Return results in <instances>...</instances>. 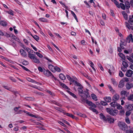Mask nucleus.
<instances>
[{
  "mask_svg": "<svg viewBox=\"0 0 133 133\" xmlns=\"http://www.w3.org/2000/svg\"><path fill=\"white\" fill-rule=\"evenodd\" d=\"M78 89L79 92V94L81 97V99L83 101L87 99L89 96V93L88 91H85L83 92V90L81 88V87L78 88Z\"/></svg>",
  "mask_w": 133,
  "mask_h": 133,
  "instance_id": "1",
  "label": "nucleus"
},
{
  "mask_svg": "<svg viewBox=\"0 0 133 133\" xmlns=\"http://www.w3.org/2000/svg\"><path fill=\"white\" fill-rule=\"evenodd\" d=\"M129 78H128L126 77L124 78V81L126 82H128L129 81Z\"/></svg>",
  "mask_w": 133,
  "mask_h": 133,
  "instance_id": "64",
  "label": "nucleus"
},
{
  "mask_svg": "<svg viewBox=\"0 0 133 133\" xmlns=\"http://www.w3.org/2000/svg\"><path fill=\"white\" fill-rule=\"evenodd\" d=\"M86 103L89 105L93 107L94 108H96V105L91 101H90L87 100L86 101Z\"/></svg>",
  "mask_w": 133,
  "mask_h": 133,
  "instance_id": "10",
  "label": "nucleus"
},
{
  "mask_svg": "<svg viewBox=\"0 0 133 133\" xmlns=\"http://www.w3.org/2000/svg\"><path fill=\"white\" fill-rule=\"evenodd\" d=\"M119 56L123 59H125V55L122 53H120L119 54Z\"/></svg>",
  "mask_w": 133,
  "mask_h": 133,
  "instance_id": "40",
  "label": "nucleus"
},
{
  "mask_svg": "<svg viewBox=\"0 0 133 133\" xmlns=\"http://www.w3.org/2000/svg\"><path fill=\"white\" fill-rule=\"evenodd\" d=\"M38 69L39 71L41 72H43V70L41 66H39L38 67Z\"/></svg>",
  "mask_w": 133,
  "mask_h": 133,
  "instance_id": "57",
  "label": "nucleus"
},
{
  "mask_svg": "<svg viewBox=\"0 0 133 133\" xmlns=\"http://www.w3.org/2000/svg\"><path fill=\"white\" fill-rule=\"evenodd\" d=\"M54 70H55V72L56 71L58 72H60L61 71V70L57 66H56L55 67Z\"/></svg>",
  "mask_w": 133,
  "mask_h": 133,
  "instance_id": "37",
  "label": "nucleus"
},
{
  "mask_svg": "<svg viewBox=\"0 0 133 133\" xmlns=\"http://www.w3.org/2000/svg\"><path fill=\"white\" fill-rule=\"evenodd\" d=\"M9 78L10 79L14 82H16V81L15 79L11 77H10Z\"/></svg>",
  "mask_w": 133,
  "mask_h": 133,
  "instance_id": "60",
  "label": "nucleus"
},
{
  "mask_svg": "<svg viewBox=\"0 0 133 133\" xmlns=\"http://www.w3.org/2000/svg\"><path fill=\"white\" fill-rule=\"evenodd\" d=\"M55 109L59 111L63 112V114L64 112V110H63L62 109L57 107H56Z\"/></svg>",
  "mask_w": 133,
  "mask_h": 133,
  "instance_id": "33",
  "label": "nucleus"
},
{
  "mask_svg": "<svg viewBox=\"0 0 133 133\" xmlns=\"http://www.w3.org/2000/svg\"><path fill=\"white\" fill-rule=\"evenodd\" d=\"M127 68V67H122L121 68V69L124 72L126 71V68Z\"/></svg>",
  "mask_w": 133,
  "mask_h": 133,
  "instance_id": "62",
  "label": "nucleus"
},
{
  "mask_svg": "<svg viewBox=\"0 0 133 133\" xmlns=\"http://www.w3.org/2000/svg\"><path fill=\"white\" fill-rule=\"evenodd\" d=\"M39 21L43 22H47V19L45 18H41L39 19Z\"/></svg>",
  "mask_w": 133,
  "mask_h": 133,
  "instance_id": "32",
  "label": "nucleus"
},
{
  "mask_svg": "<svg viewBox=\"0 0 133 133\" xmlns=\"http://www.w3.org/2000/svg\"><path fill=\"white\" fill-rule=\"evenodd\" d=\"M71 13L72 15V16H73V17H74L75 19L76 20L77 22H78V19L77 18L76 16L75 13L74 12H73L72 11H71Z\"/></svg>",
  "mask_w": 133,
  "mask_h": 133,
  "instance_id": "30",
  "label": "nucleus"
},
{
  "mask_svg": "<svg viewBox=\"0 0 133 133\" xmlns=\"http://www.w3.org/2000/svg\"><path fill=\"white\" fill-rule=\"evenodd\" d=\"M113 1L116 5L117 6L118 8H119V4L118 3V2H117L116 0H111Z\"/></svg>",
  "mask_w": 133,
  "mask_h": 133,
  "instance_id": "29",
  "label": "nucleus"
},
{
  "mask_svg": "<svg viewBox=\"0 0 133 133\" xmlns=\"http://www.w3.org/2000/svg\"><path fill=\"white\" fill-rule=\"evenodd\" d=\"M31 36L37 41H38L39 39V37L36 35L33 36L32 34H31Z\"/></svg>",
  "mask_w": 133,
  "mask_h": 133,
  "instance_id": "27",
  "label": "nucleus"
},
{
  "mask_svg": "<svg viewBox=\"0 0 133 133\" xmlns=\"http://www.w3.org/2000/svg\"><path fill=\"white\" fill-rule=\"evenodd\" d=\"M125 6L127 9H128L130 7V4L129 2L126 1L125 2Z\"/></svg>",
  "mask_w": 133,
  "mask_h": 133,
  "instance_id": "17",
  "label": "nucleus"
},
{
  "mask_svg": "<svg viewBox=\"0 0 133 133\" xmlns=\"http://www.w3.org/2000/svg\"><path fill=\"white\" fill-rule=\"evenodd\" d=\"M122 64L124 67H128V64L125 62L123 61L122 62Z\"/></svg>",
  "mask_w": 133,
  "mask_h": 133,
  "instance_id": "35",
  "label": "nucleus"
},
{
  "mask_svg": "<svg viewBox=\"0 0 133 133\" xmlns=\"http://www.w3.org/2000/svg\"><path fill=\"white\" fill-rule=\"evenodd\" d=\"M127 99L129 101L133 102V94H130L128 97Z\"/></svg>",
  "mask_w": 133,
  "mask_h": 133,
  "instance_id": "21",
  "label": "nucleus"
},
{
  "mask_svg": "<svg viewBox=\"0 0 133 133\" xmlns=\"http://www.w3.org/2000/svg\"><path fill=\"white\" fill-rule=\"evenodd\" d=\"M101 103L102 105L104 106H106L108 104L107 103L103 101H101Z\"/></svg>",
  "mask_w": 133,
  "mask_h": 133,
  "instance_id": "52",
  "label": "nucleus"
},
{
  "mask_svg": "<svg viewBox=\"0 0 133 133\" xmlns=\"http://www.w3.org/2000/svg\"><path fill=\"white\" fill-rule=\"evenodd\" d=\"M119 5V8H121L123 10H125V5L124 4L122 3H120Z\"/></svg>",
  "mask_w": 133,
  "mask_h": 133,
  "instance_id": "26",
  "label": "nucleus"
},
{
  "mask_svg": "<svg viewBox=\"0 0 133 133\" xmlns=\"http://www.w3.org/2000/svg\"><path fill=\"white\" fill-rule=\"evenodd\" d=\"M132 35L131 34H130L129 36H128L126 38L127 42L130 43V41H131V40L132 39Z\"/></svg>",
  "mask_w": 133,
  "mask_h": 133,
  "instance_id": "14",
  "label": "nucleus"
},
{
  "mask_svg": "<svg viewBox=\"0 0 133 133\" xmlns=\"http://www.w3.org/2000/svg\"><path fill=\"white\" fill-rule=\"evenodd\" d=\"M121 42L122 43H120V46L121 47V48L122 49H124V47L123 46V42H122V41L121 40Z\"/></svg>",
  "mask_w": 133,
  "mask_h": 133,
  "instance_id": "47",
  "label": "nucleus"
},
{
  "mask_svg": "<svg viewBox=\"0 0 133 133\" xmlns=\"http://www.w3.org/2000/svg\"><path fill=\"white\" fill-rule=\"evenodd\" d=\"M112 81V84L113 85L115 86H116L117 85V82L114 79H111Z\"/></svg>",
  "mask_w": 133,
  "mask_h": 133,
  "instance_id": "41",
  "label": "nucleus"
},
{
  "mask_svg": "<svg viewBox=\"0 0 133 133\" xmlns=\"http://www.w3.org/2000/svg\"><path fill=\"white\" fill-rule=\"evenodd\" d=\"M97 65L99 67L100 69L102 71H104V69L103 67L102 66V65L100 63H98Z\"/></svg>",
  "mask_w": 133,
  "mask_h": 133,
  "instance_id": "44",
  "label": "nucleus"
},
{
  "mask_svg": "<svg viewBox=\"0 0 133 133\" xmlns=\"http://www.w3.org/2000/svg\"><path fill=\"white\" fill-rule=\"evenodd\" d=\"M91 97L95 101H97L96 96L94 94L92 95Z\"/></svg>",
  "mask_w": 133,
  "mask_h": 133,
  "instance_id": "49",
  "label": "nucleus"
},
{
  "mask_svg": "<svg viewBox=\"0 0 133 133\" xmlns=\"http://www.w3.org/2000/svg\"><path fill=\"white\" fill-rule=\"evenodd\" d=\"M22 64L24 65H27L29 64V62L27 61H24L22 62Z\"/></svg>",
  "mask_w": 133,
  "mask_h": 133,
  "instance_id": "50",
  "label": "nucleus"
},
{
  "mask_svg": "<svg viewBox=\"0 0 133 133\" xmlns=\"http://www.w3.org/2000/svg\"><path fill=\"white\" fill-rule=\"evenodd\" d=\"M124 81L123 80H121L118 85V87L119 88H122L124 86Z\"/></svg>",
  "mask_w": 133,
  "mask_h": 133,
  "instance_id": "16",
  "label": "nucleus"
},
{
  "mask_svg": "<svg viewBox=\"0 0 133 133\" xmlns=\"http://www.w3.org/2000/svg\"><path fill=\"white\" fill-rule=\"evenodd\" d=\"M48 67L49 69L52 72H55V70H54L55 67L53 65L51 64L49 65L48 66Z\"/></svg>",
  "mask_w": 133,
  "mask_h": 133,
  "instance_id": "15",
  "label": "nucleus"
},
{
  "mask_svg": "<svg viewBox=\"0 0 133 133\" xmlns=\"http://www.w3.org/2000/svg\"><path fill=\"white\" fill-rule=\"evenodd\" d=\"M75 83L74 84L75 85H76L77 86L79 87H81L82 86L80 84L77 82L76 81H75Z\"/></svg>",
  "mask_w": 133,
  "mask_h": 133,
  "instance_id": "46",
  "label": "nucleus"
},
{
  "mask_svg": "<svg viewBox=\"0 0 133 133\" xmlns=\"http://www.w3.org/2000/svg\"><path fill=\"white\" fill-rule=\"evenodd\" d=\"M0 24L3 26L7 25L5 21H0Z\"/></svg>",
  "mask_w": 133,
  "mask_h": 133,
  "instance_id": "23",
  "label": "nucleus"
},
{
  "mask_svg": "<svg viewBox=\"0 0 133 133\" xmlns=\"http://www.w3.org/2000/svg\"><path fill=\"white\" fill-rule=\"evenodd\" d=\"M30 58L32 60V61L35 63L38 64L40 62V61L37 58L35 55H34V56H33Z\"/></svg>",
  "mask_w": 133,
  "mask_h": 133,
  "instance_id": "6",
  "label": "nucleus"
},
{
  "mask_svg": "<svg viewBox=\"0 0 133 133\" xmlns=\"http://www.w3.org/2000/svg\"><path fill=\"white\" fill-rule=\"evenodd\" d=\"M125 121L128 124H129L130 123V121L127 117H126L125 118Z\"/></svg>",
  "mask_w": 133,
  "mask_h": 133,
  "instance_id": "45",
  "label": "nucleus"
},
{
  "mask_svg": "<svg viewBox=\"0 0 133 133\" xmlns=\"http://www.w3.org/2000/svg\"><path fill=\"white\" fill-rule=\"evenodd\" d=\"M133 71L129 69L126 72L125 76L128 77H131L133 75Z\"/></svg>",
  "mask_w": 133,
  "mask_h": 133,
  "instance_id": "8",
  "label": "nucleus"
},
{
  "mask_svg": "<svg viewBox=\"0 0 133 133\" xmlns=\"http://www.w3.org/2000/svg\"><path fill=\"white\" fill-rule=\"evenodd\" d=\"M117 108L118 109H120L122 108V107L120 105H118L117 104L116 106Z\"/></svg>",
  "mask_w": 133,
  "mask_h": 133,
  "instance_id": "56",
  "label": "nucleus"
},
{
  "mask_svg": "<svg viewBox=\"0 0 133 133\" xmlns=\"http://www.w3.org/2000/svg\"><path fill=\"white\" fill-rule=\"evenodd\" d=\"M117 103L116 102H112L110 103L111 105L113 107H115L117 105Z\"/></svg>",
  "mask_w": 133,
  "mask_h": 133,
  "instance_id": "25",
  "label": "nucleus"
},
{
  "mask_svg": "<svg viewBox=\"0 0 133 133\" xmlns=\"http://www.w3.org/2000/svg\"><path fill=\"white\" fill-rule=\"evenodd\" d=\"M23 41L26 45H28V42L27 39H23Z\"/></svg>",
  "mask_w": 133,
  "mask_h": 133,
  "instance_id": "61",
  "label": "nucleus"
},
{
  "mask_svg": "<svg viewBox=\"0 0 133 133\" xmlns=\"http://www.w3.org/2000/svg\"><path fill=\"white\" fill-rule=\"evenodd\" d=\"M59 78L62 80H65L66 78L65 76L62 74H61L59 75Z\"/></svg>",
  "mask_w": 133,
  "mask_h": 133,
  "instance_id": "22",
  "label": "nucleus"
},
{
  "mask_svg": "<svg viewBox=\"0 0 133 133\" xmlns=\"http://www.w3.org/2000/svg\"><path fill=\"white\" fill-rule=\"evenodd\" d=\"M62 121L63 122L67 124L68 125H70L69 123L67 121H66L65 120H63Z\"/></svg>",
  "mask_w": 133,
  "mask_h": 133,
  "instance_id": "63",
  "label": "nucleus"
},
{
  "mask_svg": "<svg viewBox=\"0 0 133 133\" xmlns=\"http://www.w3.org/2000/svg\"><path fill=\"white\" fill-rule=\"evenodd\" d=\"M43 73L45 76L47 77L50 76L52 78H53L55 80H57L56 78L54 77L51 72L48 70L43 71Z\"/></svg>",
  "mask_w": 133,
  "mask_h": 133,
  "instance_id": "3",
  "label": "nucleus"
},
{
  "mask_svg": "<svg viewBox=\"0 0 133 133\" xmlns=\"http://www.w3.org/2000/svg\"><path fill=\"white\" fill-rule=\"evenodd\" d=\"M123 16L124 17V18L125 19L127 20L128 19V17L127 16V14H124V15H123Z\"/></svg>",
  "mask_w": 133,
  "mask_h": 133,
  "instance_id": "58",
  "label": "nucleus"
},
{
  "mask_svg": "<svg viewBox=\"0 0 133 133\" xmlns=\"http://www.w3.org/2000/svg\"><path fill=\"white\" fill-rule=\"evenodd\" d=\"M31 50L30 49V50L28 52V56L29 58H31V57L33 56H34L35 55L33 54H31Z\"/></svg>",
  "mask_w": 133,
  "mask_h": 133,
  "instance_id": "34",
  "label": "nucleus"
},
{
  "mask_svg": "<svg viewBox=\"0 0 133 133\" xmlns=\"http://www.w3.org/2000/svg\"><path fill=\"white\" fill-rule=\"evenodd\" d=\"M128 93L126 91L124 90H122L120 94L121 95H124V96L126 95V96H127V94Z\"/></svg>",
  "mask_w": 133,
  "mask_h": 133,
  "instance_id": "28",
  "label": "nucleus"
},
{
  "mask_svg": "<svg viewBox=\"0 0 133 133\" xmlns=\"http://www.w3.org/2000/svg\"><path fill=\"white\" fill-rule=\"evenodd\" d=\"M59 2L62 5L63 7L66 8L67 6H66L63 2H62V1H60Z\"/></svg>",
  "mask_w": 133,
  "mask_h": 133,
  "instance_id": "54",
  "label": "nucleus"
},
{
  "mask_svg": "<svg viewBox=\"0 0 133 133\" xmlns=\"http://www.w3.org/2000/svg\"><path fill=\"white\" fill-rule=\"evenodd\" d=\"M7 12L11 15H14V14L13 13V11L11 10L7 11Z\"/></svg>",
  "mask_w": 133,
  "mask_h": 133,
  "instance_id": "53",
  "label": "nucleus"
},
{
  "mask_svg": "<svg viewBox=\"0 0 133 133\" xmlns=\"http://www.w3.org/2000/svg\"><path fill=\"white\" fill-rule=\"evenodd\" d=\"M105 101L108 102H110L111 101V98L110 97H105L104 98Z\"/></svg>",
  "mask_w": 133,
  "mask_h": 133,
  "instance_id": "18",
  "label": "nucleus"
},
{
  "mask_svg": "<svg viewBox=\"0 0 133 133\" xmlns=\"http://www.w3.org/2000/svg\"><path fill=\"white\" fill-rule=\"evenodd\" d=\"M127 59H128L131 62L133 63V59L131 58V56H126Z\"/></svg>",
  "mask_w": 133,
  "mask_h": 133,
  "instance_id": "39",
  "label": "nucleus"
},
{
  "mask_svg": "<svg viewBox=\"0 0 133 133\" xmlns=\"http://www.w3.org/2000/svg\"><path fill=\"white\" fill-rule=\"evenodd\" d=\"M129 19L128 23L125 22L126 26L128 29H131L133 31V19L131 18H130Z\"/></svg>",
  "mask_w": 133,
  "mask_h": 133,
  "instance_id": "2",
  "label": "nucleus"
},
{
  "mask_svg": "<svg viewBox=\"0 0 133 133\" xmlns=\"http://www.w3.org/2000/svg\"><path fill=\"white\" fill-rule=\"evenodd\" d=\"M106 111L109 114L113 116L115 115L117 112V111L116 110H113L109 108H107Z\"/></svg>",
  "mask_w": 133,
  "mask_h": 133,
  "instance_id": "5",
  "label": "nucleus"
},
{
  "mask_svg": "<svg viewBox=\"0 0 133 133\" xmlns=\"http://www.w3.org/2000/svg\"><path fill=\"white\" fill-rule=\"evenodd\" d=\"M127 133H133V127L130 128L127 131Z\"/></svg>",
  "mask_w": 133,
  "mask_h": 133,
  "instance_id": "38",
  "label": "nucleus"
},
{
  "mask_svg": "<svg viewBox=\"0 0 133 133\" xmlns=\"http://www.w3.org/2000/svg\"><path fill=\"white\" fill-rule=\"evenodd\" d=\"M99 116L100 118L101 119L103 120L106 121L107 118H106L105 116L102 113H101L100 115Z\"/></svg>",
  "mask_w": 133,
  "mask_h": 133,
  "instance_id": "19",
  "label": "nucleus"
},
{
  "mask_svg": "<svg viewBox=\"0 0 133 133\" xmlns=\"http://www.w3.org/2000/svg\"><path fill=\"white\" fill-rule=\"evenodd\" d=\"M124 110H121L120 111V114L121 115H123L124 114Z\"/></svg>",
  "mask_w": 133,
  "mask_h": 133,
  "instance_id": "59",
  "label": "nucleus"
},
{
  "mask_svg": "<svg viewBox=\"0 0 133 133\" xmlns=\"http://www.w3.org/2000/svg\"><path fill=\"white\" fill-rule=\"evenodd\" d=\"M19 52L21 53V55L24 57H25L26 56L27 54L25 51L22 49H20Z\"/></svg>",
  "mask_w": 133,
  "mask_h": 133,
  "instance_id": "12",
  "label": "nucleus"
},
{
  "mask_svg": "<svg viewBox=\"0 0 133 133\" xmlns=\"http://www.w3.org/2000/svg\"><path fill=\"white\" fill-rule=\"evenodd\" d=\"M29 116H31V117H35L36 118H38V117L37 116H36L34 115H33V114H30L29 115Z\"/></svg>",
  "mask_w": 133,
  "mask_h": 133,
  "instance_id": "51",
  "label": "nucleus"
},
{
  "mask_svg": "<svg viewBox=\"0 0 133 133\" xmlns=\"http://www.w3.org/2000/svg\"><path fill=\"white\" fill-rule=\"evenodd\" d=\"M20 66H21L22 68L24 70H25L27 71H30V70H29L28 69H27V68H26L25 67V66H23V65H21V64H19Z\"/></svg>",
  "mask_w": 133,
  "mask_h": 133,
  "instance_id": "43",
  "label": "nucleus"
},
{
  "mask_svg": "<svg viewBox=\"0 0 133 133\" xmlns=\"http://www.w3.org/2000/svg\"><path fill=\"white\" fill-rule=\"evenodd\" d=\"M107 121L110 123H111L114 122V120L113 118H111L110 116H108L107 117Z\"/></svg>",
  "mask_w": 133,
  "mask_h": 133,
  "instance_id": "11",
  "label": "nucleus"
},
{
  "mask_svg": "<svg viewBox=\"0 0 133 133\" xmlns=\"http://www.w3.org/2000/svg\"><path fill=\"white\" fill-rule=\"evenodd\" d=\"M25 99L27 100L33 101L35 100V99L31 97H25Z\"/></svg>",
  "mask_w": 133,
  "mask_h": 133,
  "instance_id": "24",
  "label": "nucleus"
},
{
  "mask_svg": "<svg viewBox=\"0 0 133 133\" xmlns=\"http://www.w3.org/2000/svg\"><path fill=\"white\" fill-rule=\"evenodd\" d=\"M119 75L121 77H122L124 76V74L121 71H119Z\"/></svg>",
  "mask_w": 133,
  "mask_h": 133,
  "instance_id": "55",
  "label": "nucleus"
},
{
  "mask_svg": "<svg viewBox=\"0 0 133 133\" xmlns=\"http://www.w3.org/2000/svg\"><path fill=\"white\" fill-rule=\"evenodd\" d=\"M119 98V96L117 94L114 95L112 97V101L114 102L117 101Z\"/></svg>",
  "mask_w": 133,
  "mask_h": 133,
  "instance_id": "9",
  "label": "nucleus"
},
{
  "mask_svg": "<svg viewBox=\"0 0 133 133\" xmlns=\"http://www.w3.org/2000/svg\"><path fill=\"white\" fill-rule=\"evenodd\" d=\"M35 53L37 55V56L41 58L43 57V55L41 54H40V53L38 52H36Z\"/></svg>",
  "mask_w": 133,
  "mask_h": 133,
  "instance_id": "48",
  "label": "nucleus"
},
{
  "mask_svg": "<svg viewBox=\"0 0 133 133\" xmlns=\"http://www.w3.org/2000/svg\"><path fill=\"white\" fill-rule=\"evenodd\" d=\"M64 115L67 116L71 117L72 118L75 117L74 116L72 115V114H70L68 113H66L64 112Z\"/></svg>",
  "mask_w": 133,
  "mask_h": 133,
  "instance_id": "20",
  "label": "nucleus"
},
{
  "mask_svg": "<svg viewBox=\"0 0 133 133\" xmlns=\"http://www.w3.org/2000/svg\"><path fill=\"white\" fill-rule=\"evenodd\" d=\"M27 80L29 81V82H32L33 83H36L37 84H39V83L38 82H36L34 80H33L32 79L29 78H27Z\"/></svg>",
  "mask_w": 133,
  "mask_h": 133,
  "instance_id": "31",
  "label": "nucleus"
},
{
  "mask_svg": "<svg viewBox=\"0 0 133 133\" xmlns=\"http://www.w3.org/2000/svg\"><path fill=\"white\" fill-rule=\"evenodd\" d=\"M124 107L129 111L133 110V104H132L129 105L126 104Z\"/></svg>",
  "mask_w": 133,
  "mask_h": 133,
  "instance_id": "7",
  "label": "nucleus"
},
{
  "mask_svg": "<svg viewBox=\"0 0 133 133\" xmlns=\"http://www.w3.org/2000/svg\"><path fill=\"white\" fill-rule=\"evenodd\" d=\"M68 92L69 93V94H70L72 96L75 98H77L76 96L73 93H72L70 91H68Z\"/></svg>",
  "mask_w": 133,
  "mask_h": 133,
  "instance_id": "36",
  "label": "nucleus"
},
{
  "mask_svg": "<svg viewBox=\"0 0 133 133\" xmlns=\"http://www.w3.org/2000/svg\"><path fill=\"white\" fill-rule=\"evenodd\" d=\"M125 87L127 89L129 90L132 87H133V84L132 83H128L126 84Z\"/></svg>",
  "mask_w": 133,
  "mask_h": 133,
  "instance_id": "13",
  "label": "nucleus"
},
{
  "mask_svg": "<svg viewBox=\"0 0 133 133\" xmlns=\"http://www.w3.org/2000/svg\"><path fill=\"white\" fill-rule=\"evenodd\" d=\"M61 85L64 88L66 89H69V88L66 86L63 83H62L61 84Z\"/></svg>",
  "mask_w": 133,
  "mask_h": 133,
  "instance_id": "42",
  "label": "nucleus"
},
{
  "mask_svg": "<svg viewBox=\"0 0 133 133\" xmlns=\"http://www.w3.org/2000/svg\"><path fill=\"white\" fill-rule=\"evenodd\" d=\"M118 125L120 129L123 130H125L127 128V125L124 122H119Z\"/></svg>",
  "mask_w": 133,
  "mask_h": 133,
  "instance_id": "4",
  "label": "nucleus"
}]
</instances>
